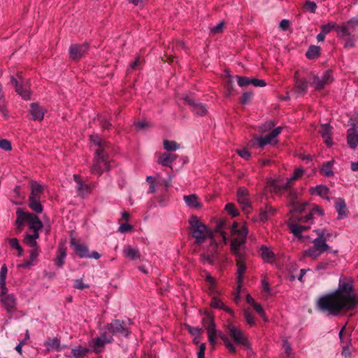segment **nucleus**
<instances>
[{
  "label": "nucleus",
  "mask_w": 358,
  "mask_h": 358,
  "mask_svg": "<svg viewBox=\"0 0 358 358\" xmlns=\"http://www.w3.org/2000/svg\"><path fill=\"white\" fill-rule=\"evenodd\" d=\"M358 306V294L354 287L352 278L341 275L336 290L324 294L317 301V308L333 316L341 312L351 311Z\"/></svg>",
  "instance_id": "1"
},
{
  "label": "nucleus",
  "mask_w": 358,
  "mask_h": 358,
  "mask_svg": "<svg viewBox=\"0 0 358 358\" xmlns=\"http://www.w3.org/2000/svg\"><path fill=\"white\" fill-rule=\"evenodd\" d=\"M190 233L194 238V244L201 245L206 240L210 239V246L215 250L217 243L214 238V234L206 224H204L196 216H192L189 220Z\"/></svg>",
  "instance_id": "2"
},
{
  "label": "nucleus",
  "mask_w": 358,
  "mask_h": 358,
  "mask_svg": "<svg viewBox=\"0 0 358 358\" xmlns=\"http://www.w3.org/2000/svg\"><path fill=\"white\" fill-rule=\"evenodd\" d=\"M238 224L234 222L231 226V232L234 237L231 241V251L234 255L237 254H246L242 247L245 245L247 236L248 234V229L245 226H242L240 229H237Z\"/></svg>",
  "instance_id": "3"
},
{
  "label": "nucleus",
  "mask_w": 358,
  "mask_h": 358,
  "mask_svg": "<svg viewBox=\"0 0 358 358\" xmlns=\"http://www.w3.org/2000/svg\"><path fill=\"white\" fill-rule=\"evenodd\" d=\"M113 335L106 324L103 327L101 328L100 335L93 338L89 345L92 348V351L98 354L102 352L105 346L113 343Z\"/></svg>",
  "instance_id": "4"
},
{
  "label": "nucleus",
  "mask_w": 358,
  "mask_h": 358,
  "mask_svg": "<svg viewBox=\"0 0 358 358\" xmlns=\"http://www.w3.org/2000/svg\"><path fill=\"white\" fill-rule=\"evenodd\" d=\"M110 162L108 153L102 148H97L95 151L94 163L91 166L90 171L92 174L101 176L103 173L110 170Z\"/></svg>",
  "instance_id": "5"
},
{
  "label": "nucleus",
  "mask_w": 358,
  "mask_h": 358,
  "mask_svg": "<svg viewBox=\"0 0 358 358\" xmlns=\"http://www.w3.org/2000/svg\"><path fill=\"white\" fill-rule=\"evenodd\" d=\"M309 80L310 85L313 87L315 91H320L331 84L334 81V77L331 71L327 70L321 76L313 73H310Z\"/></svg>",
  "instance_id": "6"
},
{
  "label": "nucleus",
  "mask_w": 358,
  "mask_h": 358,
  "mask_svg": "<svg viewBox=\"0 0 358 358\" xmlns=\"http://www.w3.org/2000/svg\"><path fill=\"white\" fill-rule=\"evenodd\" d=\"M312 243L313 245L306 250L303 252V255L313 259H317L323 252L329 249L326 240H324L323 238H316Z\"/></svg>",
  "instance_id": "7"
},
{
  "label": "nucleus",
  "mask_w": 358,
  "mask_h": 358,
  "mask_svg": "<svg viewBox=\"0 0 358 358\" xmlns=\"http://www.w3.org/2000/svg\"><path fill=\"white\" fill-rule=\"evenodd\" d=\"M206 317L203 318V324L206 329L208 338L210 344L214 346L217 343V330L214 320L213 313L206 311L205 313Z\"/></svg>",
  "instance_id": "8"
},
{
  "label": "nucleus",
  "mask_w": 358,
  "mask_h": 358,
  "mask_svg": "<svg viewBox=\"0 0 358 358\" xmlns=\"http://www.w3.org/2000/svg\"><path fill=\"white\" fill-rule=\"evenodd\" d=\"M234 257H235L236 264L237 266L236 278H237L238 289H239L242 285L243 282L244 274L245 273L246 269H247V266H246L247 255L246 254H245V255L237 254L236 255H234Z\"/></svg>",
  "instance_id": "9"
},
{
  "label": "nucleus",
  "mask_w": 358,
  "mask_h": 358,
  "mask_svg": "<svg viewBox=\"0 0 358 358\" xmlns=\"http://www.w3.org/2000/svg\"><path fill=\"white\" fill-rule=\"evenodd\" d=\"M294 85L291 90V93L296 97L303 96L308 92V81L304 78H300L298 71L294 76Z\"/></svg>",
  "instance_id": "10"
},
{
  "label": "nucleus",
  "mask_w": 358,
  "mask_h": 358,
  "mask_svg": "<svg viewBox=\"0 0 358 358\" xmlns=\"http://www.w3.org/2000/svg\"><path fill=\"white\" fill-rule=\"evenodd\" d=\"M71 245L73 247L76 255L80 258H93L98 259L101 257V255L96 251L90 252L87 246L85 244L78 243L72 240Z\"/></svg>",
  "instance_id": "11"
},
{
  "label": "nucleus",
  "mask_w": 358,
  "mask_h": 358,
  "mask_svg": "<svg viewBox=\"0 0 358 358\" xmlns=\"http://www.w3.org/2000/svg\"><path fill=\"white\" fill-rule=\"evenodd\" d=\"M89 44L87 43L71 44L69 47V57L73 61H78L88 53Z\"/></svg>",
  "instance_id": "12"
},
{
  "label": "nucleus",
  "mask_w": 358,
  "mask_h": 358,
  "mask_svg": "<svg viewBox=\"0 0 358 358\" xmlns=\"http://www.w3.org/2000/svg\"><path fill=\"white\" fill-rule=\"evenodd\" d=\"M228 331L231 338L234 341L240 345L248 346L249 342L247 336L244 334L243 331L232 324H228Z\"/></svg>",
  "instance_id": "13"
},
{
  "label": "nucleus",
  "mask_w": 358,
  "mask_h": 358,
  "mask_svg": "<svg viewBox=\"0 0 358 358\" xmlns=\"http://www.w3.org/2000/svg\"><path fill=\"white\" fill-rule=\"evenodd\" d=\"M108 329H110L113 335L120 334L128 337L130 331L126 327V324L124 321L120 320H114L110 323H107Z\"/></svg>",
  "instance_id": "14"
},
{
  "label": "nucleus",
  "mask_w": 358,
  "mask_h": 358,
  "mask_svg": "<svg viewBox=\"0 0 358 358\" xmlns=\"http://www.w3.org/2000/svg\"><path fill=\"white\" fill-rule=\"evenodd\" d=\"M182 99L186 104L191 107L192 111L196 115L203 116L207 113V109L206 106L203 104L197 102L192 96H186L183 97Z\"/></svg>",
  "instance_id": "15"
},
{
  "label": "nucleus",
  "mask_w": 358,
  "mask_h": 358,
  "mask_svg": "<svg viewBox=\"0 0 358 358\" xmlns=\"http://www.w3.org/2000/svg\"><path fill=\"white\" fill-rule=\"evenodd\" d=\"M282 129V127H278L264 137L257 138V143L258 145L262 148L267 144H272L273 143H276L277 141H274V139L281 133Z\"/></svg>",
  "instance_id": "16"
},
{
  "label": "nucleus",
  "mask_w": 358,
  "mask_h": 358,
  "mask_svg": "<svg viewBox=\"0 0 358 358\" xmlns=\"http://www.w3.org/2000/svg\"><path fill=\"white\" fill-rule=\"evenodd\" d=\"M237 200L245 213H248L251 208L249 199V193L247 189L241 187L237 192Z\"/></svg>",
  "instance_id": "17"
},
{
  "label": "nucleus",
  "mask_w": 358,
  "mask_h": 358,
  "mask_svg": "<svg viewBox=\"0 0 358 358\" xmlns=\"http://www.w3.org/2000/svg\"><path fill=\"white\" fill-rule=\"evenodd\" d=\"M73 180L77 184L76 189L79 196L84 198L91 193L90 185L85 184L79 175H73Z\"/></svg>",
  "instance_id": "18"
},
{
  "label": "nucleus",
  "mask_w": 358,
  "mask_h": 358,
  "mask_svg": "<svg viewBox=\"0 0 358 358\" xmlns=\"http://www.w3.org/2000/svg\"><path fill=\"white\" fill-rule=\"evenodd\" d=\"M10 83L15 86L16 92L24 100H29L31 99V92L29 87H24L21 84L18 83L17 79L11 76Z\"/></svg>",
  "instance_id": "19"
},
{
  "label": "nucleus",
  "mask_w": 358,
  "mask_h": 358,
  "mask_svg": "<svg viewBox=\"0 0 358 358\" xmlns=\"http://www.w3.org/2000/svg\"><path fill=\"white\" fill-rule=\"evenodd\" d=\"M335 208L338 213V220H343L348 216L349 210L343 199L338 198L336 199Z\"/></svg>",
  "instance_id": "20"
},
{
  "label": "nucleus",
  "mask_w": 358,
  "mask_h": 358,
  "mask_svg": "<svg viewBox=\"0 0 358 358\" xmlns=\"http://www.w3.org/2000/svg\"><path fill=\"white\" fill-rule=\"evenodd\" d=\"M0 301L8 313H12L16 311V298L13 294L4 296L0 299Z\"/></svg>",
  "instance_id": "21"
},
{
  "label": "nucleus",
  "mask_w": 358,
  "mask_h": 358,
  "mask_svg": "<svg viewBox=\"0 0 358 358\" xmlns=\"http://www.w3.org/2000/svg\"><path fill=\"white\" fill-rule=\"evenodd\" d=\"M318 131L324 139L325 144L328 147H331L333 145V141L331 138V127L330 124H321Z\"/></svg>",
  "instance_id": "22"
},
{
  "label": "nucleus",
  "mask_w": 358,
  "mask_h": 358,
  "mask_svg": "<svg viewBox=\"0 0 358 358\" xmlns=\"http://www.w3.org/2000/svg\"><path fill=\"white\" fill-rule=\"evenodd\" d=\"M8 268L6 264H3L0 270V299L4 296H8L7 293L8 289L6 287V277H7Z\"/></svg>",
  "instance_id": "23"
},
{
  "label": "nucleus",
  "mask_w": 358,
  "mask_h": 358,
  "mask_svg": "<svg viewBox=\"0 0 358 358\" xmlns=\"http://www.w3.org/2000/svg\"><path fill=\"white\" fill-rule=\"evenodd\" d=\"M45 112V110L38 103H31L29 113L31 115L33 120L41 121L44 117Z\"/></svg>",
  "instance_id": "24"
},
{
  "label": "nucleus",
  "mask_w": 358,
  "mask_h": 358,
  "mask_svg": "<svg viewBox=\"0 0 358 358\" xmlns=\"http://www.w3.org/2000/svg\"><path fill=\"white\" fill-rule=\"evenodd\" d=\"M26 220L29 224V227L32 230H40L43 227V223L39 217L29 212H26Z\"/></svg>",
  "instance_id": "25"
},
{
  "label": "nucleus",
  "mask_w": 358,
  "mask_h": 358,
  "mask_svg": "<svg viewBox=\"0 0 358 358\" xmlns=\"http://www.w3.org/2000/svg\"><path fill=\"white\" fill-rule=\"evenodd\" d=\"M275 208H273L271 206L267 204L265 208H262L259 211L258 218L257 219L259 222H265L268 220L270 217L273 216L275 213Z\"/></svg>",
  "instance_id": "26"
},
{
  "label": "nucleus",
  "mask_w": 358,
  "mask_h": 358,
  "mask_svg": "<svg viewBox=\"0 0 358 358\" xmlns=\"http://www.w3.org/2000/svg\"><path fill=\"white\" fill-rule=\"evenodd\" d=\"M31 189L29 199H41L44 187L36 181H32L31 183Z\"/></svg>",
  "instance_id": "27"
},
{
  "label": "nucleus",
  "mask_w": 358,
  "mask_h": 358,
  "mask_svg": "<svg viewBox=\"0 0 358 358\" xmlns=\"http://www.w3.org/2000/svg\"><path fill=\"white\" fill-rule=\"evenodd\" d=\"M44 345L46 348L47 352H49L54 350L57 352H60L62 349L66 348V346H61L60 338L57 337H55L52 340L48 339L47 341L44 343Z\"/></svg>",
  "instance_id": "28"
},
{
  "label": "nucleus",
  "mask_w": 358,
  "mask_h": 358,
  "mask_svg": "<svg viewBox=\"0 0 358 358\" xmlns=\"http://www.w3.org/2000/svg\"><path fill=\"white\" fill-rule=\"evenodd\" d=\"M176 155L171 153L162 154L158 159L157 163L164 166L171 168L173 162L176 159Z\"/></svg>",
  "instance_id": "29"
},
{
  "label": "nucleus",
  "mask_w": 358,
  "mask_h": 358,
  "mask_svg": "<svg viewBox=\"0 0 358 358\" xmlns=\"http://www.w3.org/2000/svg\"><path fill=\"white\" fill-rule=\"evenodd\" d=\"M347 142L350 148L355 149L358 145V134L354 127L350 128L347 133Z\"/></svg>",
  "instance_id": "30"
},
{
  "label": "nucleus",
  "mask_w": 358,
  "mask_h": 358,
  "mask_svg": "<svg viewBox=\"0 0 358 358\" xmlns=\"http://www.w3.org/2000/svg\"><path fill=\"white\" fill-rule=\"evenodd\" d=\"M210 249L209 250L204 252L201 255V262L203 264H208L213 265L214 264L217 248L213 250V248L210 246Z\"/></svg>",
  "instance_id": "31"
},
{
  "label": "nucleus",
  "mask_w": 358,
  "mask_h": 358,
  "mask_svg": "<svg viewBox=\"0 0 358 358\" xmlns=\"http://www.w3.org/2000/svg\"><path fill=\"white\" fill-rule=\"evenodd\" d=\"M124 257L130 260L140 259L141 254L137 248H132L130 245L125 246L122 250Z\"/></svg>",
  "instance_id": "32"
},
{
  "label": "nucleus",
  "mask_w": 358,
  "mask_h": 358,
  "mask_svg": "<svg viewBox=\"0 0 358 358\" xmlns=\"http://www.w3.org/2000/svg\"><path fill=\"white\" fill-rule=\"evenodd\" d=\"M312 194H315L323 199L329 201V189L326 185H317L315 187L311 189Z\"/></svg>",
  "instance_id": "33"
},
{
  "label": "nucleus",
  "mask_w": 358,
  "mask_h": 358,
  "mask_svg": "<svg viewBox=\"0 0 358 358\" xmlns=\"http://www.w3.org/2000/svg\"><path fill=\"white\" fill-rule=\"evenodd\" d=\"M17 219L15 220V225L17 227V233H20L22 231L23 229V224L24 222H27L26 220V212L22 211L20 209H18L16 212Z\"/></svg>",
  "instance_id": "34"
},
{
  "label": "nucleus",
  "mask_w": 358,
  "mask_h": 358,
  "mask_svg": "<svg viewBox=\"0 0 358 358\" xmlns=\"http://www.w3.org/2000/svg\"><path fill=\"white\" fill-rule=\"evenodd\" d=\"M289 227L292 233H293V234L296 236H300L303 231H307L309 229V227L300 225L294 222H290L289 223Z\"/></svg>",
  "instance_id": "35"
},
{
  "label": "nucleus",
  "mask_w": 358,
  "mask_h": 358,
  "mask_svg": "<svg viewBox=\"0 0 358 358\" xmlns=\"http://www.w3.org/2000/svg\"><path fill=\"white\" fill-rule=\"evenodd\" d=\"M183 199L186 202V204L190 208H198L201 206L196 194L184 196Z\"/></svg>",
  "instance_id": "36"
},
{
  "label": "nucleus",
  "mask_w": 358,
  "mask_h": 358,
  "mask_svg": "<svg viewBox=\"0 0 358 358\" xmlns=\"http://www.w3.org/2000/svg\"><path fill=\"white\" fill-rule=\"evenodd\" d=\"M218 337L220 338L224 341V343L229 352H236V350L234 345L231 342V341L229 340L227 335L223 334L222 331L217 330V338Z\"/></svg>",
  "instance_id": "37"
},
{
  "label": "nucleus",
  "mask_w": 358,
  "mask_h": 358,
  "mask_svg": "<svg viewBox=\"0 0 358 358\" xmlns=\"http://www.w3.org/2000/svg\"><path fill=\"white\" fill-rule=\"evenodd\" d=\"M66 256V248L63 246H59L57 251L55 264L58 267H62L64 264V259Z\"/></svg>",
  "instance_id": "38"
},
{
  "label": "nucleus",
  "mask_w": 358,
  "mask_h": 358,
  "mask_svg": "<svg viewBox=\"0 0 358 358\" xmlns=\"http://www.w3.org/2000/svg\"><path fill=\"white\" fill-rule=\"evenodd\" d=\"M334 163V161H328L323 164L320 171L326 177H331L334 175V173L332 171Z\"/></svg>",
  "instance_id": "39"
},
{
  "label": "nucleus",
  "mask_w": 358,
  "mask_h": 358,
  "mask_svg": "<svg viewBox=\"0 0 358 358\" xmlns=\"http://www.w3.org/2000/svg\"><path fill=\"white\" fill-rule=\"evenodd\" d=\"M303 170L302 169H296L294 170V173L292 177L287 179L286 183L283 185L282 188L284 189H287L290 187V183L292 181L295 180L299 178H301L303 174Z\"/></svg>",
  "instance_id": "40"
},
{
  "label": "nucleus",
  "mask_w": 358,
  "mask_h": 358,
  "mask_svg": "<svg viewBox=\"0 0 358 358\" xmlns=\"http://www.w3.org/2000/svg\"><path fill=\"white\" fill-rule=\"evenodd\" d=\"M90 352V349H88L87 348H83L81 345H79V346L76 347V348L72 349V350H71L72 355L75 358H83Z\"/></svg>",
  "instance_id": "41"
},
{
  "label": "nucleus",
  "mask_w": 358,
  "mask_h": 358,
  "mask_svg": "<svg viewBox=\"0 0 358 358\" xmlns=\"http://www.w3.org/2000/svg\"><path fill=\"white\" fill-rule=\"evenodd\" d=\"M320 55V48L317 45H310L308 49L306 56L309 59L317 58Z\"/></svg>",
  "instance_id": "42"
},
{
  "label": "nucleus",
  "mask_w": 358,
  "mask_h": 358,
  "mask_svg": "<svg viewBox=\"0 0 358 358\" xmlns=\"http://www.w3.org/2000/svg\"><path fill=\"white\" fill-rule=\"evenodd\" d=\"M91 141L96 146L97 148H102L103 150L108 147V143L103 141L98 135L92 134L90 136Z\"/></svg>",
  "instance_id": "43"
},
{
  "label": "nucleus",
  "mask_w": 358,
  "mask_h": 358,
  "mask_svg": "<svg viewBox=\"0 0 358 358\" xmlns=\"http://www.w3.org/2000/svg\"><path fill=\"white\" fill-rule=\"evenodd\" d=\"M29 207L37 213H41L43 208L41 203V199H28Z\"/></svg>",
  "instance_id": "44"
},
{
  "label": "nucleus",
  "mask_w": 358,
  "mask_h": 358,
  "mask_svg": "<svg viewBox=\"0 0 358 358\" xmlns=\"http://www.w3.org/2000/svg\"><path fill=\"white\" fill-rule=\"evenodd\" d=\"M261 251H262V258L268 262H270L273 260L274 259V253L267 247L266 246H262L261 247Z\"/></svg>",
  "instance_id": "45"
},
{
  "label": "nucleus",
  "mask_w": 358,
  "mask_h": 358,
  "mask_svg": "<svg viewBox=\"0 0 358 358\" xmlns=\"http://www.w3.org/2000/svg\"><path fill=\"white\" fill-rule=\"evenodd\" d=\"M336 31L337 36L339 38H343L344 36H350V32L349 31L348 27L346 25H337L336 24Z\"/></svg>",
  "instance_id": "46"
},
{
  "label": "nucleus",
  "mask_w": 358,
  "mask_h": 358,
  "mask_svg": "<svg viewBox=\"0 0 358 358\" xmlns=\"http://www.w3.org/2000/svg\"><path fill=\"white\" fill-rule=\"evenodd\" d=\"M164 148L167 151H176L180 148V145L173 141L164 140Z\"/></svg>",
  "instance_id": "47"
},
{
  "label": "nucleus",
  "mask_w": 358,
  "mask_h": 358,
  "mask_svg": "<svg viewBox=\"0 0 358 358\" xmlns=\"http://www.w3.org/2000/svg\"><path fill=\"white\" fill-rule=\"evenodd\" d=\"M226 226V222L224 220H220L215 225V231L221 234L224 240H226V232L223 231V229Z\"/></svg>",
  "instance_id": "48"
},
{
  "label": "nucleus",
  "mask_w": 358,
  "mask_h": 358,
  "mask_svg": "<svg viewBox=\"0 0 358 358\" xmlns=\"http://www.w3.org/2000/svg\"><path fill=\"white\" fill-rule=\"evenodd\" d=\"M243 315H244V318H245L246 322L250 327H253V326H255L256 324L255 318H254L253 315L251 314V313L249 310H245L244 311V313H243Z\"/></svg>",
  "instance_id": "49"
},
{
  "label": "nucleus",
  "mask_w": 358,
  "mask_h": 358,
  "mask_svg": "<svg viewBox=\"0 0 358 358\" xmlns=\"http://www.w3.org/2000/svg\"><path fill=\"white\" fill-rule=\"evenodd\" d=\"M186 329L188 330L189 334L195 336V339L199 338L201 334V329L199 327H191L190 325L186 324Z\"/></svg>",
  "instance_id": "50"
},
{
  "label": "nucleus",
  "mask_w": 358,
  "mask_h": 358,
  "mask_svg": "<svg viewBox=\"0 0 358 358\" xmlns=\"http://www.w3.org/2000/svg\"><path fill=\"white\" fill-rule=\"evenodd\" d=\"M225 210L232 217H236L238 215V210L234 203H229L225 206Z\"/></svg>",
  "instance_id": "51"
},
{
  "label": "nucleus",
  "mask_w": 358,
  "mask_h": 358,
  "mask_svg": "<svg viewBox=\"0 0 358 358\" xmlns=\"http://www.w3.org/2000/svg\"><path fill=\"white\" fill-rule=\"evenodd\" d=\"M335 22H329L326 24H324L321 27V31L324 33L326 35L330 33L334 29L336 28Z\"/></svg>",
  "instance_id": "52"
},
{
  "label": "nucleus",
  "mask_w": 358,
  "mask_h": 358,
  "mask_svg": "<svg viewBox=\"0 0 358 358\" xmlns=\"http://www.w3.org/2000/svg\"><path fill=\"white\" fill-rule=\"evenodd\" d=\"M238 85L240 87H246L250 85V79L245 76H236Z\"/></svg>",
  "instance_id": "53"
},
{
  "label": "nucleus",
  "mask_w": 358,
  "mask_h": 358,
  "mask_svg": "<svg viewBox=\"0 0 358 358\" xmlns=\"http://www.w3.org/2000/svg\"><path fill=\"white\" fill-rule=\"evenodd\" d=\"M24 241L29 247L33 248H38V243L36 240L34 239L32 236H31V234H26L24 237Z\"/></svg>",
  "instance_id": "54"
},
{
  "label": "nucleus",
  "mask_w": 358,
  "mask_h": 358,
  "mask_svg": "<svg viewBox=\"0 0 358 358\" xmlns=\"http://www.w3.org/2000/svg\"><path fill=\"white\" fill-rule=\"evenodd\" d=\"M224 303L217 297H213L210 302V306L214 308L221 309L223 308Z\"/></svg>",
  "instance_id": "55"
},
{
  "label": "nucleus",
  "mask_w": 358,
  "mask_h": 358,
  "mask_svg": "<svg viewBox=\"0 0 358 358\" xmlns=\"http://www.w3.org/2000/svg\"><path fill=\"white\" fill-rule=\"evenodd\" d=\"M0 148L5 151H10L12 150L11 143L7 139H1Z\"/></svg>",
  "instance_id": "56"
},
{
  "label": "nucleus",
  "mask_w": 358,
  "mask_h": 358,
  "mask_svg": "<svg viewBox=\"0 0 358 358\" xmlns=\"http://www.w3.org/2000/svg\"><path fill=\"white\" fill-rule=\"evenodd\" d=\"M224 22H220L216 26L210 28V33L213 34H220L223 31L224 29Z\"/></svg>",
  "instance_id": "57"
},
{
  "label": "nucleus",
  "mask_w": 358,
  "mask_h": 358,
  "mask_svg": "<svg viewBox=\"0 0 358 358\" xmlns=\"http://www.w3.org/2000/svg\"><path fill=\"white\" fill-rule=\"evenodd\" d=\"M0 113L6 117H8V112L7 110L4 96L0 98Z\"/></svg>",
  "instance_id": "58"
},
{
  "label": "nucleus",
  "mask_w": 358,
  "mask_h": 358,
  "mask_svg": "<svg viewBox=\"0 0 358 358\" xmlns=\"http://www.w3.org/2000/svg\"><path fill=\"white\" fill-rule=\"evenodd\" d=\"M252 93L250 92H244L241 98V103L244 105L248 103L252 99Z\"/></svg>",
  "instance_id": "59"
},
{
  "label": "nucleus",
  "mask_w": 358,
  "mask_h": 358,
  "mask_svg": "<svg viewBox=\"0 0 358 358\" xmlns=\"http://www.w3.org/2000/svg\"><path fill=\"white\" fill-rule=\"evenodd\" d=\"M331 265V262H329V261H322V262H319L316 267H315V269L317 271H319V270H326Z\"/></svg>",
  "instance_id": "60"
},
{
  "label": "nucleus",
  "mask_w": 358,
  "mask_h": 358,
  "mask_svg": "<svg viewBox=\"0 0 358 358\" xmlns=\"http://www.w3.org/2000/svg\"><path fill=\"white\" fill-rule=\"evenodd\" d=\"M236 152L241 157L243 158L245 160H249L251 157L250 152L245 149L237 150Z\"/></svg>",
  "instance_id": "61"
},
{
  "label": "nucleus",
  "mask_w": 358,
  "mask_h": 358,
  "mask_svg": "<svg viewBox=\"0 0 358 358\" xmlns=\"http://www.w3.org/2000/svg\"><path fill=\"white\" fill-rule=\"evenodd\" d=\"M133 226L128 224V223H124L121 224L118 229V231L121 233H127L129 231H131L133 230Z\"/></svg>",
  "instance_id": "62"
},
{
  "label": "nucleus",
  "mask_w": 358,
  "mask_h": 358,
  "mask_svg": "<svg viewBox=\"0 0 358 358\" xmlns=\"http://www.w3.org/2000/svg\"><path fill=\"white\" fill-rule=\"evenodd\" d=\"M39 255V250H38V248H33L31 251H30V255H29V261L32 262V264H34V262L36 260L38 256Z\"/></svg>",
  "instance_id": "63"
},
{
  "label": "nucleus",
  "mask_w": 358,
  "mask_h": 358,
  "mask_svg": "<svg viewBox=\"0 0 358 358\" xmlns=\"http://www.w3.org/2000/svg\"><path fill=\"white\" fill-rule=\"evenodd\" d=\"M304 6L305 8L312 13H315L317 5L314 1H308L306 2Z\"/></svg>",
  "instance_id": "64"
}]
</instances>
